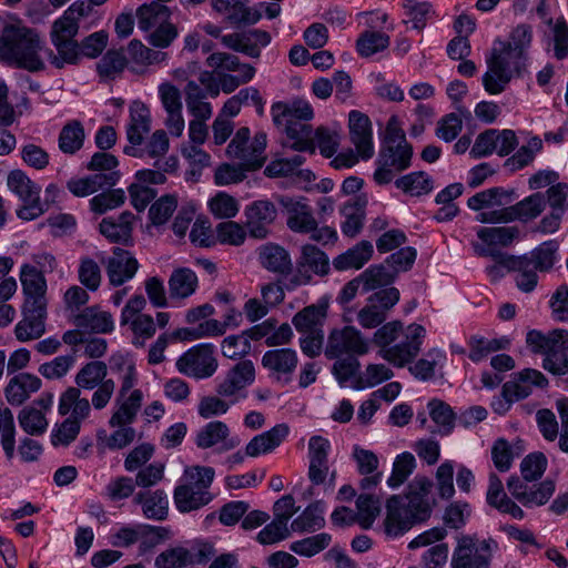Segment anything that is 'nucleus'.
Masks as SVG:
<instances>
[{"instance_id":"f257e3e1","label":"nucleus","mask_w":568,"mask_h":568,"mask_svg":"<svg viewBox=\"0 0 568 568\" xmlns=\"http://www.w3.org/2000/svg\"><path fill=\"white\" fill-rule=\"evenodd\" d=\"M433 481L416 476L407 486L405 495H393L386 501L384 531L389 538H398L414 525L426 521L433 510Z\"/></svg>"},{"instance_id":"f03ea898","label":"nucleus","mask_w":568,"mask_h":568,"mask_svg":"<svg viewBox=\"0 0 568 568\" xmlns=\"http://www.w3.org/2000/svg\"><path fill=\"white\" fill-rule=\"evenodd\" d=\"M426 333V328L416 322H386L374 333L373 341L383 359L403 368L417 358Z\"/></svg>"},{"instance_id":"7ed1b4c3","label":"nucleus","mask_w":568,"mask_h":568,"mask_svg":"<svg viewBox=\"0 0 568 568\" xmlns=\"http://www.w3.org/2000/svg\"><path fill=\"white\" fill-rule=\"evenodd\" d=\"M43 43L39 33L30 28L7 24L0 34V61L37 72L44 69L41 59Z\"/></svg>"},{"instance_id":"20e7f679","label":"nucleus","mask_w":568,"mask_h":568,"mask_svg":"<svg viewBox=\"0 0 568 568\" xmlns=\"http://www.w3.org/2000/svg\"><path fill=\"white\" fill-rule=\"evenodd\" d=\"M527 344L535 353L544 355L542 366L555 375L568 374V332L555 329L548 334L530 331Z\"/></svg>"},{"instance_id":"39448f33","label":"nucleus","mask_w":568,"mask_h":568,"mask_svg":"<svg viewBox=\"0 0 568 568\" xmlns=\"http://www.w3.org/2000/svg\"><path fill=\"white\" fill-rule=\"evenodd\" d=\"M498 544L493 538L463 536L454 548L450 568H491Z\"/></svg>"},{"instance_id":"423d86ee","label":"nucleus","mask_w":568,"mask_h":568,"mask_svg":"<svg viewBox=\"0 0 568 568\" xmlns=\"http://www.w3.org/2000/svg\"><path fill=\"white\" fill-rule=\"evenodd\" d=\"M506 54L493 48L486 59L487 71L483 75V85L489 94L504 92L513 78H519L526 71L524 62L513 60Z\"/></svg>"},{"instance_id":"0eeeda50","label":"nucleus","mask_w":568,"mask_h":568,"mask_svg":"<svg viewBox=\"0 0 568 568\" xmlns=\"http://www.w3.org/2000/svg\"><path fill=\"white\" fill-rule=\"evenodd\" d=\"M250 129H239L226 148L229 158L239 161L246 170H258L266 161V134L258 132L250 142Z\"/></svg>"},{"instance_id":"6e6552de","label":"nucleus","mask_w":568,"mask_h":568,"mask_svg":"<svg viewBox=\"0 0 568 568\" xmlns=\"http://www.w3.org/2000/svg\"><path fill=\"white\" fill-rule=\"evenodd\" d=\"M519 236L518 226L480 227L477 231L478 241L471 242V247L476 255L491 257L503 265L511 255L503 252L501 248L510 246Z\"/></svg>"},{"instance_id":"1a4fd4ad","label":"nucleus","mask_w":568,"mask_h":568,"mask_svg":"<svg viewBox=\"0 0 568 568\" xmlns=\"http://www.w3.org/2000/svg\"><path fill=\"white\" fill-rule=\"evenodd\" d=\"M78 30L71 24H63L62 22L54 21L50 30V40L55 49V52L48 50V60L57 69H62L65 65H75L81 61L80 43L75 37Z\"/></svg>"},{"instance_id":"9d476101","label":"nucleus","mask_w":568,"mask_h":568,"mask_svg":"<svg viewBox=\"0 0 568 568\" xmlns=\"http://www.w3.org/2000/svg\"><path fill=\"white\" fill-rule=\"evenodd\" d=\"M290 427L282 423L276 424L271 429L255 435L244 448V452L237 450L229 455L224 460L223 465L227 469H232L235 466L242 465L245 457L256 458L262 455H266L275 450L288 436Z\"/></svg>"},{"instance_id":"9b49d317","label":"nucleus","mask_w":568,"mask_h":568,"mask_svg":"<svg viewBox=\"0 0 568 568\" xmlns=\"http://www.w3.org/2000/svg\"><path fill=\"white\" fill-rule=\"evenodd\" d=\"M9 189L19 196L23 206L18 210L20 219L31 221L48 210V204L40 201V186L32 182L26 173L14 170L8 175Z\"/></svg>"},{"instance_id":"f8f14e48","label":"nucleus","mask_w":568,"mask_h":568,"mask_svg":"<svg viewBox=\"0 0 568 568\" xmlns=\"http://www.w3.org/2000/svg\"><path fill=\"white\" fill-rule=\"evenodd\" d=\"M334 369L341 384L355 390L375 387L390 379L394 375L393 371L385 364H369L365 371L358 374L354 372L351 363H337L334 365Z\"/></svg>"},{"instance_id":"ddd939ff","label":"nucleus","mask_w":568,"mask_h":568,"mask_svg":"<svg viewBox=\"0 0 568 568\" xmlns=\"http://www.w3.org/2000/svg\"><path fill=\"white\" fill-rule=\"evenodd\" d=\"M413 148L408 143L385 145L378 153L374 173L377 184H388L397 172L406 170L410 165Z\"/></svg>"},{"instance_id":"4468645a","label":"nucleus","mask_w":568,"mask_h":568,"mask_svg":"<svg viewBox=\"0 0 568 568\" xmlns=\"http://www.w3.org/2000/svg\"><path fill=\"white\" fill-rule=\"evenodd\" d=\"M255 381L254 364L244 359L235 364L219 383L216 393L236 404L246 398V388Z\"/></svg>"},{"instance_id":"2eb2a0df","label":"nucleus","mask_w":568,"mask_h":568,"mask_svg":"<svg viewBox=\"0 0 568 568\" xmlns=\"http://www.w3.org/2000/svg\"><path fill=\"white\" fill-rule=\"evenodd\" d=\"M175 365L181 374L195 379L209 378L217 369V361L207 344L190 348L178 358Z\"/></svg>"},{"instance_id":"dca6fc26","label":"nucleus","mask_w":568,"mask_h":568,"mask_svg":"<svg viewBox=\"0 0 568 568\" xmlns=\"http://www.w3.org/2000/svg\"><path fill=\"white\" fill-rule=\"evenodd\" d=\"M151 112L149 108L140 101H134L130 105V120L126 126V139L129 145L124 146L123 152L126 155L142 158L141 145L144 136L151 131Z\"/></svg>"},{"instance_id":"f3484780","label":"nucleus","mask_w":568,"mask_h":568,"mask_svg":"<svg viewBox=\"0 0 568 568\" xmlns=\"http://www.w3.org/2000/svg\"><path fill=\"white\" fill-rule=\"evenodd\" d=\"M296 274L291 282L295 285H306L312 281V274L325 276L329 273V258L321 248L313 244L301 247V255L296 261Z\"/></svg>"},{"instance_id":"a211bd4d","label":"nucleus","mask_w":568,"mask_h":568,"mask_svg":"<svg viewBox=\"0 0 568 568\" xmlns=\"http://www.w3.org/2000/svg\"><path fill=\"white\" fill-rule=\"evenodd\" d=\"M194 443L201 449L214 448L222 454L236 448L241 439L231 435V429L224 422L212 420L196 432Z\"/></svg>"},{"instance_id":"6ab92c4d","label":"nucleus","mask_w":568,"mask_h":568,"mask_svg":"<svg viewBox=\"0 0 568 568\" xmlns=\"http://www.w3.org/2000/svg\"><path fill=\"white\" fill-rule=\"evenodd\" d=\"M245 229L255 240H264L271 234V226L277 217V210L268 200H257L245 207Z\"/></svg>"},{"instance_id":"aec40b11","label":"nucleus","mask_w":568,"mask_h":568,"mask_svg":"<svg viewBox=\"0 0 568 568\" xmlns=\"http://www.w3.org/2000/svg\"><path fill=\"white\" fill-rule=\"evenodd\" d=\"M276 201L286 213V225L292 232L307 234L315 230L316 219L304 197L277 195Z\"/></svg>"},{"instance_id":"412c9836","label":"nucleus","mask_w":568,"mask_h":568,"mask_svg":"<svg viewBox=\"0 0 568 568\" xmlns=\"http://www.w3.org/2000/svg\"><path fill=\"white\" fill-rule=\"evenodd\" d=\"M507 487L520 504L529 508L545 505L555 491V483L551 480L529 486L517 477H510Z\"/></svg>"},{"instance_id":"4be33fe9","label":"nucleus","mask_w":568,"mask_h":568,"mask_svg":"<svg viewBox=\"0 0 568 568\" xmlns=\"http://www.w3.org/2000/svg\"><path fill=\"white\" fill-rule=\"evenodd\" d=\"M548 381L545 375L532 368H525L503 386V393L510 400H520L528 397L535 389H542Z\"/></svg>"},{"instance_id":"5701e85b","label":"nucleus","mask_w":568,"mask_h":568,"mask_svg":"<svg viewBox=\"0 0 568 568\" xmlns=\"http://www.w3.org/2000/svg\"><path fill=\"white\" fill-rule=\"evenodd\" d=\"M348 129L351 141L355 145L357 154L364 160L371 159L374 155V145L369 118L361 111H351Z\"/></svg>"},{"instance_id":"b1692460","label":"nucleus","mask_w":568,"mask_h":568,"mask_svg":"<svg viewBox=\"0 0 568 568\" xmlns=\"http://www.w3.org/2000/svg\"><path fill=\"white\" fill-rule=\"evenodd\" d=\"M368 344L353 327L346 326L342 331H333L328 337L326 355L331 358L342 354H365Z\"/></svg>"},{"instance_id":"393cba45","label":"nucleus","mask_w":568,"mask_h":568,"mask_svg":"<svg viewBox=\"0 0 568 568\" xmlns=\"http://www.w3.org/2000/svg\"><path fill=\"white\" fill-rule=\"evenodd\" d=\"M52 404V397H41L33 405L26 406L18 415V422L24 433L31 436L42 435L47 432L48 420L44 410Z\"/></svg>"},{"instance_id":"a878e982","label":"nucleus","mask_w":568,"mask_h":568,"mask_svg":"<svg viewBox=\"0 0 568 568\" xmlns=\"http://www.w3.org/2000/svg\"><path fill=\"white\" fill-rule=\"evenodd\" d=\"M353 458L356 462L358 473L363 476L359 481L361 489H375L383 480V473L378 470L379 460L377 455L372 450L355 446Z\"/></svg>"},{"instance_id":"bb28decb","label":"nucleus","mask_w":568,"mask_h":568,"mask_svg":"<svg viewBox=\"0 0 568 568\" xmlns=\"http://www.w3.org/2000/svg\"><path fill=\"white\" fill-rule=\"evenodd\" d=\"M399 301L396 287L379 290L367 298V304L358 312L359 320H385Z\"/></svg>"},{"instance_id":"cd10ccee","label":"nucleus","mask_w":568,"mask_h":568,"mask_svg":"<svg viewBox=\"0 0 568 568\" xmlns=\"http://www.w3.org/2000/svg\"><path fill=\"white\" fill-rule=\"evenodd\" d=\"M143 402L141 389H134L130 393H118L112 415L109 419V426L133 424Z\"/></svg>"},{"instance_id":"c85d7f7f","label":"nucleus","mask_w":568,"mask_h":568,"mask_svg":"<svg viewBox=\"0 0 568 568\" xmlns=\"http://www.w3.org/2000/svg\"><path fill=\"white\" fill-rule=\"evenodd\" d=\"M138 268L139 263L129 251L115 247L113 255L108 260L106 274L112 285L120 286L131 280Z\"/></svg>"},{"instance_id":"c756f323","label":"nucleus","mask_w":568,"mask_h":568,"mask_svg":"<svg viewBox=\"0 0 568 568\" xmlns=\"http://www.w3.org/2000/svg\"><path fill=\"white\" fill-rule=\"evenodd\" d=\"M447 363L446 352L434 347L427 351L420 358L408 364L409 373L420 382L432 381L440 374Z\"/></svg>"},{"instance_id":"7c9ffc66","label":"nucleus","mask_w":568,"mask_h":568,"mask_svg":"<svg viewBox=\"0 0 568 568\" xmlns=\"http://www.w3.org/2000/svg\"><path fill=\"white\" fill-rule=\"evenodd\" d=\"M285 133L283 146L297 152L315 153L314 131L310 123L287 122L277 126Z\"/></svg>"},{"instance_id":"2f4dec72","label":"nucleus","mask_w":568,"mask_h":568,"mask_svg":"<svg viewBox=\"0 0 568 568\" xmlns=\"http://www.w3.org/2000/svg\"><path fill=\"white\" fill-rule=\"evenodd\" d=\"M42 386V381L30 373H19L10 378L6 389V398L12 406H20Z\"/></svg>"},{"instance_id":"473e14b6","label":"nucleus","mask_w":568,"mask_h":568,"mask_svg":"<svg viewBox=\"0 0 568 568\" xmlns=\"http://www.w3.org/2000/svg\"><path fill=\"white\" fill-rule=\"evenodd\" d=\"M89 300L87 291L80 286L70 287L64 294L67 310L74 320H110L111 315L100 310L99 306H89L80 310Z\"/></svg>"},{"instance_id":"72a5a7b5","label":"nucleus","mask_w":568,"mask_h":568,"mask_svg":"<svg viewBox=\"0 0 568 568\" xmlns=\"http://www.w3.org/2000/svg\"><path fill=\"white\" fill-rule=\"evenodd\" d=\"M532 39V30L528 24L517 26L510 33L509 41H497L495 49L506 54L513 60H518L526 64L527 62V50L530 47Z\"/></svg>"},{"instance_id":"f704fd0d","label":"nucleus","mask_w":568,"mask_h":568,"mask_svg":"<svg viewBox=\"0 0 568 568\" xmlns=\"http://www.w3.org/2000/svg\"><path fill=\"white\" fill-rule=\"evenodd\" d=\"M273 122L276 126L281 123L300 122L308 123L314 112L311 104L304 100H294L291 103L277 102L272 105Z\"/></svg>"},{"instance_id":"c9c22d12","label":"nucleus","mask_w":568,"mask_h":568,"mask_svg":"<svg viewBox=\"0 0 568 568\" xmlns=\"http://www.w3.org/2000/svg\"><path fill=\"white\" fill-rule=\"evenodd\" d=\"M263 301L250 298L244 304V313L247 320H261L268 314L270 307H274L284 298V291L281 285L270 283L262 287Z\"/></svg>"},{"instance_id":"e433bc0d","label":"nucleus","mask_w":568,"mask_h":568,"mask_svg":"<svg viewBox=\"0 0 568 568\" xmlns=\"http://www.w3.org/2000/svg\"><path fill=\"white\" fill-rule=\"evenodd\" d=\"M134 215L125 211L118 219L105 217L101 221L99 230L112 243L128 244L132 237Z\"/></svg>"},{"instance_id":"4c0bfd02","label":"nucleus","mask_w":568,"mask_h":568,"mask_svg":"<svg viewBox=\"0 0 568 568\" xmlns=\"http://www.w3.org/2000/svg\"><path fill=\"white\" fill-rule=\"evenodd\" d=\"M58 410L59 414L70 415L68 418L75 419L81 424L90 416L92 408L89 399L81 397L78 387H69L59 398Z\"/></svg>"},{"instance_id":"58836bf2","label":"nucleus","mask_w":568,"mask_h":568,"mask_svg":"<svg viewBox=\"0 0 568 568\" xmlns=\"http://www.w3.org/2000/svg\"><path fill=\"white\" fill-rule=\"evenodd\" d=\"M212 499L209 490L185 480L174 491V504L181 513H189L207 505Z\"/></svg>"},{"instance_id":"ea45409f","label":"nucleus","mask_w":568,"mask_h":568,"mask_svg":"<svg viewBox=\"0 0 568 568\" xmlns=\"http://www.w3.org/2000/svg\"><path fill=\"white\" fill-rule=\"evenodd\" d=\"M487 503L500 513L508 514L515 519L524 517L523 509L507 497L501 480L495 475L489 476V486L486 495Z\"/></svg>"},{"instance_id":"a19ab883","label":"nucleus","mask_w":568,"mask_h":568,"mask_svg":"<svg viewBox=\"0 0 568 568\" xmlns=\"http://www.w3.org/2000/svg\"><path fill=\"white\" fill-rule=\"evenodd\" d=\"M373 253V244L369 241H361L346 252L337 255L333 260V266L337 271L359 270L372 258Z\"/></svg>"},{"instance_id":"79ce46f5","label":"nucleus","mask_w":568,"mask_h":568,"mask_svg":"<svg viewBox=\"0 0 568 568\" xmlns=\"http://www.w3.org/2000/svg\"><path fill=\"white\" fill-rule=\"evenodd\" d=\"M258 260L264 268L274 273L286 274L292 270L288 252L277 244L262 245L258 250Z\"/></svg>"},{"instance_id":"37998d69","label":"nucleus","mask_w":568,"mask_h":568,"mask_svg":"<svg viewBox=\"0 0 568 568\" xmlns=\"http://www.w3.org/2000/svg\"><path fill=\"white\" fill-rule=\"evenodd\" d=\"M135 503L141 505L143 515L148 519L163 520L169 511L168 495L160 489L154 491H141L135 498Z\"/></svg>"},{"instance_id":"c03bdc74","label":"nucleus","mask_w":568,"mask_h":568,"mask_svg":"<svg viewBox=\"0 0 568 568\" xmlns=\"http://www.w3.org/2000/svg\"><path fill=\"white\" fill-rule=\"evenodd\" d=\"M296 329L302 334L300 345L302 352L310 356H317L323 347L324 331L322 322H294Z\"/></svg>"},{"instance_id":"a18cd8bd","label":"nucleus","mask_w":568,"mask_h":568,"mask_svg":"<svg viewBox=\"0 0 568 568\" xmlns=\"http://www.w3.org/2000/svg\"><path fill=\"white\" fill-rule=\"evenodd\" d=\"M262 364L280 378L282 375H290L295 369L297 354L288 348L267 351L262 357Z\"/></svg>"},{"instance_id":"49530a36","label":"nucleus","mask_w":568,"mask_h":568,"mask_svg":"<svg viewBox=\"0 0 568 568\" xmlns=\"http://www.w3.org/2000/svg\"><path fill=\"white\" fill-rule=\"evenodd\" d=\"M85 131L83 124L79 120L67 122L58 139V145L62 153L73 155L80 151L84 144Z\"/></svg>"},{"instance_id":"de8ad7c7","label":"nucleus","mask_w":568,"mask_h":568,"mask_svg":"<svg viewBox=\"0 0 568 568\" xmlns=\"http://www.w3.org/2000/svg\"><path fill=\"white\" fill-rule=\"evenodd\" d=\"M326 511V504L317 500L305 508V510L297 516L291 524L293 531H315L324 526V514Z\"/></svg>"},{"instance_id":"09e8293b","label":"nucleus","mask_w":568,"mask_h":568,"mask_svg":"<svg viewBox=\"0 0 568 568\" xmlns=\"http://www.w3.org/2000/svg\"><path fill=\"white\" fill-rule=\"evenodd\" d=\"M196 287L197 276L187 267L174 270L169 278V294L171 298H186L195 292Z\"/></svg>"},{"instance_id":"8fccbe9b","label":"nucleus","mask_w":568,"mask_h":568,"mask_svg":"<svg viewBox=\"0 0 568 568\" xmlns=\"http://www.w3.org/2000/svg\"><path fill=\"white\" fill-rule=\"evenodd\" d=\"M131 425L132 424L115 425L111 434H108L104 429L99 430L97 433L98 444L111 450H118L129 446L135 438V429Z\"/></svg>"},{"instance_id":"3c124183","label":"nucleus","mask_w":568,"mask_h":568,"mask_svg":"<svg viewBox=\"0 0 568 568\" xmlns=\"http://www.w3.org/2000/svg\"><path fill=\"white\" fill-rule=\"evenodd\" d=\"M509 206L513 222L519 220L526 223L542 213L546 207V196L544 193L537 192Z\"/></svg>"},{"instance_id":"603ef678","label":"nucleus","mask_w":568,"mask_h":568,"mask_svg":"<svg viewBox=\"0 0 568 568\" xmlns=\"http://www.w3.org/2000/svg\"><path fill=\"white\" fill-rule=\"evenodd\" d=\"M16 435L17 428L12 412L0 405V445L8 460L16 456Z\"/></svg>"},{"instance_id":"864d4df0","label":"nucleus","mask_w":568,"mask_h":568,"mask_svg":"<svg viewBox=\"0 0 568 568\" xmlns=\"http://www.w3.org/2000/svg\"><path fill=\"white\" fill-rule=\"evenodd\" d=\"M108 367L105 363L92 361L83 365L77 373L74 382L78 388L94 389L106 381Z\"/></svg>"},{"instance_id":"5fc2aeb1","label":"nucleus","mask_w":568,"mask_h":568,"mask_svg":"<svg viewBox=\"0 0 568 568\" xmlns=\"http://www.w3.org/2000/svg\"><path fill=\"white\" fill-rule=\"evenodd\" d=\"M138 26L143 31H150L169 21V8L160 2L141 6L138 11Z\"/></svg>"},{"instance_id":"6e6d98bb","label":"nucleus","mask_w":568,"mask_h":568,"mask_svg":"<svg viewBox=\"0 0 568 568\" xmlns=\"http://www.w3.org/2000/svg\"><path fill=\"white\" fill-rule=\"evenodd\" d=\"M251 333L255 339L265 338L267 345L285 344L293 336L292 327L287 322H283L277 328H274L272 322H262L252 327Z\"/></svg>"},{"instance_id":"4d7b16f0","label":"nucleus","mask_w":568,"mask_h":568,"mask_svg":"<svg viewBox=\"0 0 568 568\" xmlns=\"http://www.w3.org/2000/svg\"><path fill=\"white\" fill-rule=\"evenodd\" d=\"M416 468V459L409 452H403L398 454L392 466L390 475L388 476L386 484L390 489L399 488L413 474Z\"/></svg>"},{"instance_id":"13d9d810","label":"nucleus","mask_w":568,"mask_h":568,"mask_svg":"<svg viewBox=\"0 0 568 568\" xmlns=\"http://www.w3.org/2000/svg\"><path fill=\"white\" fill-rule=\"evenodd\" d=\"M365 199H356L354 202L346 203L342 209L345 222L342 224V232L349 237H354L363 227L365 217Z\"/></svg>"},{"instance_id":"bf43d9fd","label":"nucleus","mask_w":568,"mask_h":568,"mask_svg":"<svg viewBox=\"0 0 568 568\" xmlns=\"http://www.w3.org/2000/svg\"><path fill=\"white\" fill-rule=\"evenodd\" d=\"M513 193V191L508 192L501 187H491L469 197L467 205L474 211H479L484 207L503 206L511 202Z\"/></svg>"},{"instance_id":"052dcab7","label":"nucleus","mask_w":568,"mask_h":568,"mask_svg":"<svg viewBox=\"0 0 568 568\" xmlns=\"http://www.w3.org/2000/svg\"><path fill=\"white\" fill-rule=\"evenodd\" d=\"M89 327L93 333L108 334L114 329V322H80V325L75 329L67 331L63 334L62 341L71 347L84 344Z\"/></svg>"},{"instance_id":"680f3d73","label":"nucleus","mask_w":568,"mask_h":568,"mask_svg":"<svg viewBox=\"0 0 568 568\" xmlns=\"http://www.w3.org/2000/svg\"><path fill=\"white\" fill-rule=\"evenodd\" d=\"M128 64V60L121 50H109L97 63V71L103 81L114 80Z\"/></svg>"},{"instance_id":"e2e57ef3","label":"nucleus","mask_w":568,"mask_h":568,"mask_svg":"<svg viewBox=\"0 0 568 568\" xmlns=\"http://www.w3.org/2000/svg\"><path fill=\"white\" fill-rule=\"evenodd\" d=\"M358 277L365 292L390 285L396 280L395 273H392L385 264L372 265L361 273Z\"/></svg>"},{"instance_id":"0e129e2a","label":"nucleus","mask_w":568,"mask_h":568,"mask_svg":"<svg viewBox=\"0 0 568 568\" xmlns=\"http://www.w3.org/2000/svg\"><path fill=\"white\" fill-rule=\"evenodd\" d=\"M229 322H200L196 327L181 328L176 337L181 341H195L200 338L217 337L225 334Z\"/></svg>"},{"instance_id":"69168bd1","label":"nucleus","mask_w":568,"mask_h":568,"mask_svg":"<svg viewBox=\"0 0 568 568\" xmlns=\"http://www.w3.org/2000/svg\"><path fill=\"white\" fill-rule=\"evenodd\" d=\"M428 414L437 427V432L448 435L457 420L450 406L439 399H433L427 404Z\"/></svg>"},{"instance_id":"338daca9","label":"nucleus","mask_w":568,"mask_h":568,"mask_svg":"<svg viewBox=\"0 0 568 568\" xmlns=\"http://www.w3.org/2000/svg\"><path fill=\"white\" fill-rule=\"evenodd\" d=\"M20 281L24 296L45 295L47 282L41 271L30 264L21 267Z\"/></svg>"},{"instance_id":"774afa93","label":"nucleus","mask_w":568,"mask_h":568,"mask_svg":"<svg viewBox=\"0 0 568 568\" xmlns=\"http://www.w3.org/2000/svg\"><path fill=\"white\" fill-rule=\"evenodd\" d=\"M381 510L378 498L361 494L356 499V516L357 523L362 528L368 529L372 527Z\"/></svg>"}]
</instances>
